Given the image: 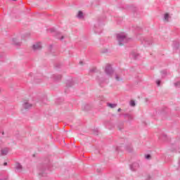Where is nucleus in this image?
Masks as SVG:
<instances>
[{"label": "nucleus", "mask_w": 180, "mask_h": 180, "mask_svg": "<svg viewBox=\"0 0 180 180\" xmlns=\"http://www.w3.org/2000/svg\"><path fill=\"white\" fill-rule=\"evenodd\" d=\"M117 41H118L119 46H123L124 43L129 41V38H127V34L124 32H120L116 34Z\"/></svg>", "instance_id": "obj_1"}, {"label": "nucleus", "mask_w": 180, "mask_h": 180, "mask_svg": "<svg viewBox=\"0 0 180 180\" xmlns=\"http://www.w3.org/2000/svg\"><path fill=\"white\" fill-rule=\"evenodd\" d=\"M104 71L106 75L108 77H112V75H113V72H115L110 65H105Z\"/></svg>", "instance_id": "obj_2"}, {"label": "nucleus", "mask_w": 180, "mask_h": 180, "mask_svg": "<svg viewBox=\"0 0 180 180\" xmlns=\"http://www.w3.org/2000/svg\"><path fill=\"white\" fill-rule=\"evenodd\" d=\"M96 80L99 85L102 86V84H105V82H106V77H102V72H100V75L96 77Z\"/></svg>", "instance_id": "obj_3"}, {"label": "nucleus", "mask_w": 180, "mask_h": 180, "mask_svg": "<svg viewBox=\"0 0 180 180\" xmlns=\"http://www.w3.org/2000/svg\"><path fill=\"white\" fill-rule=\"evenodd\" d=\"M102 30H103L102 26H101L99 23H97L94 25V32L97 34H101V33H102Z\"/></svg>", "instance_id": "obj_4"}, {"label": "nucleus", "mask_w": 180, "mask_h": 180, "mask_svg": "<svg viewBox=\"0 0 180 180\" xmlns=\"http://www.w3.org/2000/svg\"><path fill=\"white\" fill-rule=\"evenodd\" d=\"M32 50L34 51H39V50H41V42H37L33 44Z\"/></svg>", "instance_id": "obj_5"}, {"label": "nucleus", "mask_w": 180, "mask_h": 180, "mask_svg": "<svg viewBox=\"0 0 180 180\" xmlns=\"http://www.w3.org/2000/svg\"><path fill=\"white\" fill-rule=\"evenodd\" d=\"M139 168H140V164L137 162H135L130 165L131 171H136V169H139Z\"/></svg>", "instance_id": "obj_6"}, {"label": "nucleus", "mask_w": 180, "mask_h": 180, "mask_svg": "<svg viewBox=\"0 0 180 180\" xmlns=\"http://www.w3.org/2000/svg\"><path fill=\"white\" fill-rule=\"evenodd\" d=\"M32 106H33L32 103L26 101L22 104V109H25V110H29V109H32Z\"/></svg>", "instance_id": "obj_7"}, {"label": "nucleus", "mask_w": 180, "mask_h": 180, "mask_svg": "<svg viewBox=\"0 0 180 180\" xmlns=\"http://www.w3.org/2000/svg\"><path fill=\"white\" fill-rule=\"evenodd\" d=\"M143 43H144L145 46H150V44H153V39L150 38H145Z\"/></svg>", "instance_id": "obj_8"}, {"label": "nucleus", "mask_w": 180, "mask_h": 180, "mask_svg": "<svg viewBox=\"0 0 180 180\" xmlns=\"http://www.w3.org/2000/svg\"><path fill=\"white\" fill-rule=\"evenodd\" d=\"M115 78L117 82H123V77L120 74H115Z\"/></svg>", "instance_id": "obj_9"}, {"label": "nucleus", "mask_w": 180, "mask_h": 180, "mask_svg": "<svg viewBox=\"0 0 180 180\" xmlns=\"http://www.w3.org/2000/svg\"><path fill=\"white\" fill-rule=\"evenodd\" d=\"M61 78H62L61 75L53 74L52 75V79H53V81H60V79H61Z\"/></svg>", "instance_id": "obj_10"}, {"label": "nucleus", "mask_w": 180, "mask_h": 180, "mask_svg": "<svg viewBox=\"0 0 180 180\" xmlns=\"http://www.w3.org/2000/svg\"><path fill=\"white\" fill-rule=\"evenodd\" d=\"M91 104H84L82 106V110H84L85 112H88V110H91Z\"/></svg>", "instance_id": "obj_11"}, {"label": "nucleus", "mask_w": 180, "mask_h": 180, "mask_svg": "<svg viewBox=\"0 0 180 180\" xmlns=\"http://www.w3.org/2000/svg\"><path fill=\"white\" fill-rule=\"evenodd\" d=\"M8 153H9V149L8 148H4L1 150V155H7Z\"/></svg>", "instance_id": "obj_12"}, {"label": "nucleus", "mask_w": 180, "mask_h": 180, "mask_svg": "<svg viewBox=\"0 0 180 180\" xmlns=\"http://www.w3.org/2000/svg\"><path fill=\"white\" fill-rule=\"evenodd\" d=\"M15 169L17 170V172H21V171L22 169V165H20V163L17 162L16 165H15Z\"/></svg>", "instance_id": "obj_13"}, {"label": "nucleus", "mask_w": 180, "mask_h": 180, "mask_svg": "<svg viewBox=\"0 0 180 180\" xmlns=\"http://www.w3.org/2000/svg\"><path fill=\"white\" fill-rule=\"evenodd\" d=\"M117 127L119 129V130H123V127H124V122H118L117 124Z\"/></svg>", "instance_id": "obj_14"}, {"label": "nucleus", "mask_w": 180, "mask_h": 180, "mask_svg": "<svg viewBox=\"0 0 180 180\" xmlns=\"http://www.w3.org/2000/svg\"><path fill=\"white\" fill-rule=\"evenodd\" d=\"M124 117L125 119H128L129 122H131V120H133V115L130 114H124Z\"/></svg>", "instance_id": "obj_15"}, {"label": "nucleus", "mask_w": 180, "mask_h": 180, "mask_svg": "<svg viewBox=\"0 0 180 180\" xmlns=\"http://www.w3.org/2000/svg\"><path fill=\"white\" fill-rule=\"evenodd\" d=\"M131 57L134 58V60H137L139 58V57H140V55L139 53H137L136 52H132L131 53Z\"/></svg>", "instance_id": "obj_16"}, {"label": "nucleus", "mask_w": 180, "mask_h": 180, "mask_svg": "<svg viewBox=\"0 0 180 180\" xmlns=\"http://www.w3.org/2000/svg\"><path fill=\"white\" fill-rule=\"evenodd\" d=\"M13 43L15 46H20V41H19V39L18 38H13Z\"/></svg>", "instance_id": "obj_17"}, {"label": "nucleus", "mask_w": 180, "mask_h": 180, "mask_svg": "<svg viewBox=\"0 0 180 180\" xmlns=\"http://www.w3.org/2000/svg\"><path fill=\"white\" fill-rule=\"evenodd\" d=\"M56 34L57 39H59L60 40H64V36H61V33L59 32H56Z\"/></svg>", "instance_id": "obj_18"}, {"label": "nucleus", "mask_w": 180, "mask_h": 180, "mask_svg": "<svg viewBox=\"0 0 180 180\" xmlns=\"http://www.w3.org/2000/svg\"><path fill=\"white\" fill-rule=\"evenodd\" d=\"M77 18H78V19H84V13H82V11H79Z\"/></svg>", "instance_id": "obj_19"}, {"label": "nucleus", "mask_w": 180, "mask_h": 180, "mask_svg": "<svg viewBox=\"0 0 180 180\" xmlns=\"http://www.w3.org/2000/svg\"><path fill=\"white\" fill-rule=\"evenodd\" d=\"M107 106H109V108H111V109H113V108H116L117 106V104L108 103H107Z\"/></svg>", "instance_id": "obj_20"}, {"label": "nucleus", "mask_w": 180, "mask_h": 180, "mask_svg": "<svg viewBox=\"0 0 180 180\" xmlns=\"http://www.w3.org/2000/svg\"><path fill=\"white\" fill-rule=\"evenodd\" d=\"M105 127H107V129H112V127H113V124L110 122H105Z\"/></svg>", "instance_id": "obj_21"}, {"label": "nucleus", "mask_w": 180, "mask_h": 180, "mask_svg": "<svg viewBox=\"0 0 180 180\" xmlns=\"http://www.w3.org/2000/svg\"><path fill=\"white\" fill-rule=\"evenodd\" d=\"M173 47H174V49H175L176 50H177V49H179V42H178V41H174V42H173Z\"/></svg>", "instance_id": "obj_22"}, {"label": "nucleus", "mask_w": 180, "mask_h": 180, "mask_svg": "<svg viewBox=\"0 0 180 180\" xmlns=\"http://www.w3.org/2000/svg\"><path fill=\"white\" fill-rule=\"evenodd\" d=\"M74 85V82L72 80H68L66 82L67 86H72Z\"/></svg>", "instance_id": "obj_23"}, {"label": "nucleus", "mask_w": 180, "mask_h": 180, "mask_svg": "<svg viewBox=\"0 0 180 180\" xmlns=\"http://www.w3.org/2000/svg\"><path fill=\"white\" fill-rule=\"evenodd\" d=\"M164 19H165V20H166V22H169V13H165V16H164Z\"/></svg>", "instance_id": "obj_24"}, {"label": "nucleus", "mask_w": 180, "mask_h": 180, "mask_svg": "<svg viewBox=\"0 0 180 180\" xmlns=\"http://www.w3.org/2000/svg\"><path fill=\"white\" fill-rule=\"evenodd\" d=\"M167 70H162V71L161 72L162 77V78H165V75H167Z\"/></svg>", "instance_id": "obj_25"}, {"label": "nucleus", "mask_w": 180, "mask_h": 180, "mask_svg": "<svg viewBox=\"0 0 180 180\" xmlns=\"http://www.w3.org/2000/svg\"><path fill=\"white\" fill-rule=\"evenodd\" d=\"M129 105H130V106L134 107V106H136V102L134 101H131L129 102Z\"/></svg>", "instance_id": "obj_26"}, {"label": "nucleus", "mask_w": 180, "mask_h": 180, "mask_svg": "<svg viewBox=\"0 0 180 180\" xmlns=\"http://www.w3.org/2000/svg\"><path fill=\"white\" fill-rule=\"evenodd\" d=\"M90 72H98L96 68H93L90 70Z\"/></svg>", "instance_id": "obj_27"}, {"label": "nucleus", "mask_w": 180, "mask_h": 180, "mask_svg": "<svg viewBox=\"0 0 180 180\" xmlns=\"http://www.w3.org/2000/svg\"><path fill=\"white\" fill-rule=\"evenodd\" d=\"M127 151L131 153L133 151V148H131V146L127 147Z\"/></svg>", "instance_id": "obj_28"}, {"label": "nucleus", "mask_w": 180, "mask_h": 180, "mask_svg": "<svg viewBox=\"0 0 180 180\" xmlns=\"http://www.w3.org/2000/svg\"><path fill=\"white\" fill-rule=\"evenodd\" d=\"M174 86H176V88H180V82H175Z\"/></svg>", "instance_id": "obj_29"}, {"label": "nucleus", "mask_w": 180, "mask_h": 180, "mask_svg": "<svg viewBox=\"0 0 180 180\" xmlns=\"http://www.w3.org/2000/svg\"><path fill=\"white\" fill-rule=\"evenodd\" d=\"M145 158H146V160H150V158H151V155H150V154L146 155Z\"/></svg>", "instance_id": "obj_30"}, {"label": "nucleus", "mask_w": 180, "mask_h": 180, "mask_svg": "<svg viewBox=\"0 0 180 180\" xmlns=\"http://www.w3.org/2000/svg\"><path fill=\"white\" fill-rule=\"evenodd\" d=\"M156 84H157L158 86H160L161 85V80H157Z\"/></svg>", "instance_id": "obj_31"}, {"label": "nucleus", "mask_w": 180, "mask_h": 180, "mask_svg": "<svg viewBox=\"0 0 180 180\" xmlns=\"http://www.w3.org/2000/svg\"><path fill=\"white\" fill-rule=\"evenodd\" d=\"M53 50V44L49 45V51H51Z\"/></svg>", "instance_id": "obj_32"}, {"label": "nucleus", "mask_w": 180, "mask_h": 180, "mask_svg": "<svg viewBox=\"0 0 180 180\" xmlns=\"http://www.w3.org/2000/svg\"><path fill=\"white\" fill-rule=\"evenodd\" d=\"M39 175L41 176H44V173L41 172H39Z\"/></svg>", "instance_id": "obj_33"}, {"label": "nucleus", "mask_w": 180, "mask_h": 180, "mask_svg": "<svg viewBox=\"0 0 180 180\" xmlns=\"http://www.w3.org/2000/svg\"><path fill=\"white\" fill-rule=\"evenodd\" d=\"M51 32H56V29L51 28Z\"/></svg>", "instance_id": "obj_34"}, {"label": "nucleus", "mask_w": 180, "mask_h": 180, "mask_svg": "<svg viewBox=\"0 0 180 180\" xmlns=\"http://www.w3.org/2000/svg\"><path fill=\"white\" fill-rule=\"evenodd\" d=\"M94 134H96V136H98V130L94 131Z\"/></svg>", "instance_id": "obj_35"}, {"label": "nucleus", "mask_w": 180, "mask_h": 180, "mask_svg": "<svg viewBox=\"0 0 180 180\" xmlns=\"http://www.w3.org/2000/svg\"><path fill=\"white\" fill-rule=\"evenodd\" d=\"M4 165L5 167H6V165H8V162H4Z\"/></svg>", "instance_id": "obj_36"}, {"label": "nucleus", "mask_w": 180, "mask_h": 180, "mask_svg": "<svg viewBox=\"0 0 180 180\" xmlns=\"http://www.w3.org/2000/svg\"><path fill=\"white\" fill-rule=\"evenodd\" d=\"M122 110V109L121 108H119L118 110H117V112H120Z\"/></svg>", "instance_id": "obj_37"}, {"label": "nucleus", "mask_w": 180, "mask_h": 180, "mask_svg": "<svg viewBox=\"0 0 180 180\" xmlns=\"http://www.w3.org/2000/svg\"><path fill=\"white\" fill-rule=\"evenodd\" d=\"M162 137H165V138H166V137H167V135H165V134H163V135H162Z\"/></svg>", "instance_id": "obj_38"}, {"label": "nucleus", "mask_w": 180, "mask_h": 180, "mask_svg": "<svg viewBox=\"0 0 180 180\" xmlns=\"http://www.w3.org/2000/svg\"><path fill=\"white\" fill-rule=\"evenodd\" d=\"M0 180H6V179H0Z\"/></svg>", "instance_id": "obj_39"}, {"label": "nucleus", "mask_w": 180, "mask_h": 180, "mask_svg": "<svg viewBox=\"0 0 180 180\" xmlns=\"http://www.w3.org/2000/svg\"><path fill=\"white\" fill-rule=\"evenodd\" d=\"M5 133L4 131L1 132V134L4 135Z\"/></svg>", "instance_id": "obj_40"}, {"label": "nucleus", "mask_w": 180, "mask_h": 180, "mask_svg": "<svg viewBox=\"0 0 180 180\" xmlns=\"http://www.w3.org/2000/svg\"><path fill=\"white\" fill-rule=\"evenodd\" d=\"M32 73H30V77H32Z\"/></svg>", "instance_id": "obj_41"}, {"label": "nucleus", "mask_w": 180, "mask_h": 180, "mask_svg": "<svg viewBox=\"0 0 180 180\" xmlns=\"http://www.w3.org/2000/svg\"><path fill=\"white\" fill-rule=\"evenodd\" d=\"M80 64H82V61L80 62Z\"/></svg>", "instance_id": "obj_42"}, {"label": "nucleus", "mask_w": 180, "mask_h": 180, "mask_svg": "<svg viewBox=\"0 0 180 180\" xmlns=\"http://www.w3.org/2000/svg\"><path fill=\"white\" fill-rule=\"evenodd\" d=\"M179 153H180V150H179Z\"/></svg>", "instance_id": "obj_43"}]
</instances>
